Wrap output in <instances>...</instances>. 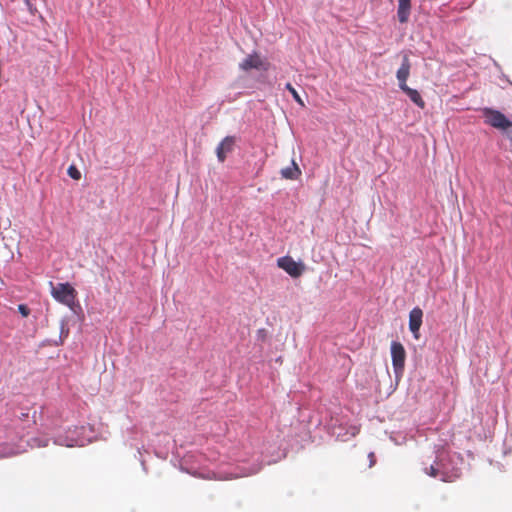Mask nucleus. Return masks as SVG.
<instances>
[{"label": "nucleus", "instance_id": "obj_15", "mask_svg": "<svg viewBox=\"0 0 512 512\" xmlns=\"http://www.w3.org/2000/svg\"><path fill=\"white\" fill-rule=\"evenodd\" d=\"M286 89L293 95V98L301 105H303V101L301 100L300 96L298 95L297 91L295 90V88L290 84L288 83L286 85Z\"/></svg>", "mask_w": 512, "mask_h": 512}, {"label": "nucleus", "instance_id": "obj_8", "mask_svg": "<svg viewBox=\"0 0 512 512\" xmlns=\"http://www.w3.org/2000/svg\"><path fill=\"white\" fill-rule=\"evenodd\" d=\"M423 311L419 307L413 308L409 313V330L415 339H419V331L422 325Z\"/></svg>", "mask_w": 512, "mask_h": 512}, {"label": "nucleus", "instance_id": "obj_2", "mask_svg": "<svg viewBox=\"0 0 512 512\" xmlns=\"http://www.w3.org/2000/svg\"><path fill=\"white\" fill-rule=\"evenodd\" d=\"M50 285L53 298L75 311L76 290L69 283H57L53 285V283L50 282Z\"/></svg>", "mask_w": 512, "mask_h": 512}, {"label": "nucleus", "instance_id": "obj_18", "mask_svg": "<svg viewBox=\"0 0 512 512\" xmlns=\"http://www.w3.org/2000/svg\"><path fill=\"white\" fill-rule=\"evenodd\" d=\"M18 312L23 317H27L30 314V309L26 305L20 304V305H18Z\"/></svg>", "mask_w": 512, "mask_h": 512}, {"label": "nucleus", "instance_id": "obj_11", "mask_svg": "<svg viewBox=\"0 0 512 512\" xmlns=\"http://www.w3.org/2000/svg\"><path fill=\"white\" fill-rule=\"evenodd\" d=\"M411 12V0H398L397 17L400 23H406Z\"/></svg>", "mask_w": 512, "mask_h": 512}, {"label": "nucleus", "instance_id": "obj_19", "mask_svg": "<svg viewBox=\"0 0 512 512\" xmlns=\"http://www.w3.org/2000/svg\"><path fill=\"white\" fill-rule=\"evenodd\" d=\"M29 12L31 14H35V12L37 11L36 7L32 4L31 0H24Z\"/></svg>", "mask_w": 512, "mask_h": 512}, {"label": "nucleus", "instance_id": "obj_7", "mask_svg": "<svg viewBox=\"0 0 512 512\" xmlns=\"http://www.w3.org/2000/svg\"><path fill=\"white\" fill-rule=\"evenodd\" d=\"M236 142L235 136H226L217 146L216 155L219 162H224L227 154L231 153L234 149Z\"/></svg>", "mask_w": 512, "mask_h": 512}, {"label": "nucleus", "instance_id": "obj_3", "mask_svg": "<svg viewBox=\"0 0 512 512\" xmlns=\"http://www.w3.org/2000/svg\"><path fill=\"white\" fill-rule=\"evenodd\" d=\"M483 115L485 123L499 130H507L512 127V121L502 112L492 108H484Z\"/></svg>", "mask_w": 512, "mask_h": 512}, {"label": "nucleus", "instance_id": "obj_13", "mask_svg": "<svg viewBox=\"0 0 512 512\" xmlns=\"http://www.w3.org/2000/svg\"><path fill=\"white\" fill-rule=\"evenodd\" d=\"M409 98L410 100L416 104L420 108H424L425 102L420 96L419 92L415 89L410 88L408 85H405L403 88H400Z\"/></svg>", "mask_w": 512, "mask_h": 512}, {"label": "nucleus", "instance_id": "obj_16", "mask_svg": "<svg viewBox=\"0 0 512 512\" xmlns=\"http://www.w3.org/2000/svg\"><path fill=\"white\" fill-rule=\"evenodd\" d=\"M15 452L6 445H0V458L13 455Z\"/></svg>", "mask_w": 512, "mask_h": 512}, {"label": "nucleus", "instance_id": "obj_10", "mask_svg": "<svg viewBox=\"0 0 512 512\" xmlns=\"http://www.w3.org/2000/svg\"><path fill=\"white\" fill-rule=\"evenodd\" d=\"M240 69L248 71L250 69H266L265 63L257 54L247 56L240 64Z\"/></svg>", "mask_w": 512, "mask_h": 512}, {"label": "nucleus", "instance_id": "obj_22", "mask_svg": "<svg viewBox=\"0 0 512 512\" xmlns=\"http://www.w3.org/2000/svg\"><path fill=\"white\" fill-rule=\"evenodd\" d=\"M258 470H259V468H257V469H253V470H251V471L249 472V474H254V473L258 472Z\"/></svg>", "mask_w": 512, "mask_h": 512}, {"label": "nucleus", "instance_id": "obj_21", "mask_svg": "<svg viewBox=\"0 0 512 512\" xmlns=\"http://www.w3.org/2000/svg\"><path fill=\"white\" fill-rule=\"evenodd\" d=\"M28 415H29L28 413H22V414H21V418H22V419H23V418H27V417H28Z\"/></svg>", "mask_w": 512, "mask_h": 512}, {"label": "nucleus", "instance_id": "obj_17", "mask_svg": "<svg viewBox=\"0 0 512 512\" xmlns=\"http://www.w3.org/2000/svg\"><path fill=\"white\" fill-rule=\"evenodd\" d=\"M32 441H33V444H32L33 446L46 447L48 445V439L33 438Z\"/></svg>", "mask_w": 512, "mask_h": 512}, {"label": "nucleus", "instance_id": "obj_14", "mask_svg": "<svg viewBox=\"0 0 512 512\" xmlns=\"http://www.w3.org/2000/svg\"><path fill=\"white\" fill-rule=\"evenodd\" d=\"M68 175L72 178V179H75V180H79L81 178V173L80 171L73 165H71L69 168H68Z\"/></svg>", "mask_w": 512, "mask_h": 512}, {"label": "nucleus", "instance_id": "obj_20", "mask_svg": "<svg viewBox=\"0 0 512 512\" xmlns=\"http://www.w3.org/2000/svg\"><path fill=\"white\" fill-rule=\"evenodd\" d=\"M369 459H370V467H372L375 463V456H374V453L373 452H370L369 455H368Z\"/></svg>", "mask_w": 512, "mask_h": 512}, {"label": "nucleus", "instance_id": "obj_9", "mask_svg": "<svg viewBox=\"0 0 512 512\" xmlns=\"http://www.w3.org/2000/svg\"><path fill=\"white\" fill-rule=\"evenodd\" d=\"M411 64L407 55L403 56L401 66L397 70L396 78L398 80L399 88H403L410 75Z\"/></svg>", "mask_w": 512, "mask_h": 512}, {"label": "nucleus", "instance_id": "obj_1", "mask_svg": "<svg viewBox=\"0 0 512 512\" xmlns=\"http://www.w3.org/2000/svg\"><path fill=\"white\" fill-rule=\"evenodd\" d=\"M455 457V455L442 450L437 454L434 463L424 468V472L443 482H452L460 477V470L454 465Z\"/></svg>", "mask_w": 512, "mask_h": 512}, {"label": "nucleus", "instance_id": "obj_5", "mask_svg": "<svg viewBox=\"0 0 512 512\" xmlns=\"http://www.w3.org/2000/svg\"><path fill=\"white\" fill-rule=\"evenodd\" d=\"M277 265L293 278L300 277L305 271L303 262H296L290 256H283L277 259Z\"/></svg>", "mask_w": 512, "mask_h": 512}, {"label": "nucleus", "instance_id": "obj_4", "mask_svg": "<svg viewBox=\"0 0 512 512\" xmlns=\"http://www.w3.org/2000/svg\"><path fill=\"white\" fill-rule=\"evenodd\" d=\"M392 366L397 379H399L404 371L406 352L400 342L393 341L391 343Z\"/></svg>", "mask_w": 512, "mask_h": 512}, {"label": "nucleus", "instance_id": "obj_6", "mask_svg": "<svg viewBox=\"0 0 512 512\" xmlns=\"http://www.w3.org/2000/svg\"><path fill=\"white\" fill-rule=\"evenodd\" d=\"M80 430H83V427L68 431L66 435H59L54 439V443L66 447L84 446L85 439L79 437Z\"/></svg>", "mask_w": 512, "mask_h": 512}, {"label": "nucleus", "instance_id": "obj_12", "mask_svg": "<svg viewBox=\"0 0 512 512\" xmlns=\"http://www.w3.org/2000/svg\"><path fill=\"white\" fill-rule=\"evenodd\" d=\"M280 174L283 178L289 179V180H296L301 175V170L297 163L292 160V163L290 166L282 168L280 171Z\"/></svg>", "mask_w": 512, "mask_h": 512}]
</instances>
